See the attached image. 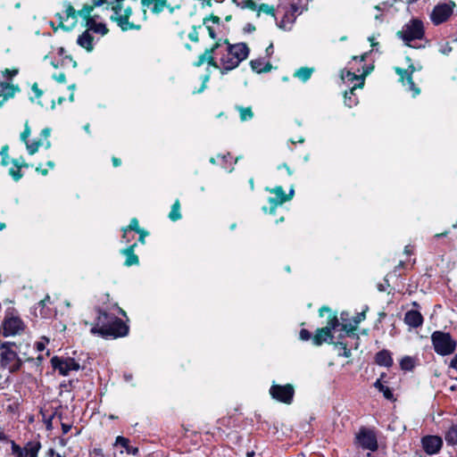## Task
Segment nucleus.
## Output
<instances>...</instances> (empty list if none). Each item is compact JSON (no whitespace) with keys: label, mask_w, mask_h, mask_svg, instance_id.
I'll list each match as a JSON object with an SVG mask.
<instances>
[{"label":"nucleus","mask_w":457,"mask_h":457,"mask_svg":"<svg viewBox=\"0 0 457 457\" xmlns=\"http://www.w3.org/2000/svg\"><path fill=\"white\" fill-rule=\"evenodd\" d=\"M212 21L213 23H216V24H218V25H219V24H220V18H219V17H217V16H212V17H210L209 19H205L204 23V24H208V22H209V21Z\"/></svg>","instance_id":"obj_52"},{"label":"nucleus","mask_w":457,"mask_h":457,"mask_svg":"<svg viewBox=\"0 0 457 457\" xmlns=\"http://www.w3.org/2000/svg\"><path fill=\"white\" fill-rule=\"evenodd\" d=\"M112 161L114 167H118L121 163L120 160L117 157H112Z\"/></svg>","instance_id":"obj_62"},{"label":"nucleus","mask_w":457,"mask_h":457,"mask_svg":"<svg viewBox=\"0 0 457 457\" xmlns=\"http://www.w3.org/2000/svg\"><path fill=\"white\" fill-rule=\"evenodd\" d=\"M413 71L414 67L412 65H411L407 70H402L400 68L396 69V72L400 75L403 84L408 87V90L413 93V96H416L420 94V89L415 86L412 80Z\"/></svg>","instance_id":"obj_18"},{"label":"nucleus","mask_w":457,"mask_h":457,"mask_svg":"<svg viewBox=\"0 0 457 457\" xmlns=\"http://www.w3.org/2000/svg\"><path fill=\"white\" fill-rule=\"evenodd\" d=\"M423 451L428 455L438 453L444 445L443 438L439 436L427 435L420 440Z\"/></svg>","instance_id":"obj_17"},{"label":"nucleus","mask_w":457,"mask_h":457,"mask_svg":"<svg viewBox=\"0 0 457 457\" xmlns=\"http://www.w3.org/2000/svg\"><path fill=\"white\" fill-rule=\"evenodd\" d=\"M373 70V66H368L365 68V70L363 71L362 74L361 76L363 77V79H365V77Z\"/></svg>","instance_id":"obj_60"},{"label":"nucleus","mask_w":457,"mask_h":457,"mask_svg":"<svg viewBox=\"0 0 457 457\" xmlns=\"http://www.w3.org/2000/svg\"><path fill=\"white\" fill-rule=\"evenodd\" d=\"M299 336H300V339L303 341H307L312 337L311 333L305 328H302L300 330Z\"/></svg>","instance_id":"obj_46"},{"label":"nucleus","mask_w":457,"mask_h":457,"mask_svg":"<svg viewBox=\"0 0 457 457\" xmlns=\"http://www.w3.org/2000/svg\"><path fill=\"white\" fill-rule=\"evenodd\" d=\"M239 112L241 121H247L253 119V112L251 107L236 106Z\"/></svg>","instance_id":"obj_33"},{"label":"nucleus","mask_w":457,"mask_h":457,"mask_svg":"<svg viewBox=\"0 0 457 457\" xmlns=\"http://www.w3.org/2000/svg\"><path fill=\"white\" fill-rule=\"evenodd\" d=\"M30 135V129L28 124L25 125V129L23 132L21 134V139L26 144L29 140V137Z\"/></svg>","instance_id":"obj_45"},{"label":"nucleus","mask_w":457,"mask_h":457,"mask_svg":"<svg viewBox=\"0 0 457 457\" xmlns=\"http://www.w3.org/2000/svg\"><path fill=\"white\" fill-rule=\"evenodd\" d=\"M219 66L221 74L236 69L241 62L245 60L249 54V48L245 43H237L231 45L227 40L221 43L219 49Z\"/></svg>","instance_id":"obj_2"},{"label":"nucleus","mask_w":457,"mask_h":457,"mask_svg":"<svg viewBox=\"0 0 457 457\" xmlns=\"http://www.w3.org/2000/svg\"><path fill=\"white\" fill-rule=\"evenodd\" d=\"M139 234V241L144 244L145 243V237L147 236V232L145 231L144 229H141L140 232H137Z\"/></svg>","instance_id":"obj_55"},{"label":"nucleus","mask_w":457,"mask_h":457,"mask_svg":"<svg viewBox=\"0 0 457 457\" xmlns=\"http://www.w3.org/2000/svg\"><path fill=\"white\" fill-rule=\"evenodd\" d=\"M188 37L191 41H194V42L198 41V34L196 31L189 33Z\"/></svg>","instance_id":"obj_54"},{"label":"nucleus","mask_w":457,"mask_h":457,"mask_svg":"<svg viewBox=\"0 0 457 457\" xmlns=\"http://www.w3.org/2000/svg\"><path fill=\"white\" fill-rule=\"evenodd\" d=\"M403 43L410 47L420 48L425 46H415L413 41L422 40L425 37V27L421 20L414 18L405 23L402 29L396 33Z\"/></svg>","instance_id":"obj_4"},{"label":"nucleus","mask_w":457,"mask_h":457,"mask_svg":"<svg viewBox=\"0 0 457 457\" xmlns=\"http://www.w3.org/2000/svg\"><path fill=\"white\" fill-rule=\"evenodd\" d=\"M435 352L442 356L452 354L456 349V341L449 333L436 330L431 335Z\"/></svg>","instance_id":"obj_6"},{"label":"nucleus","mask_w":457,"mask_h":457,"mask_svg":"<svg viewBox=\"0 0 457 457\" xmlns=\"http://www.w3.org/2000/svg\"><path fill=\"white\" fill-rule=\"evenodd\" d=\"M141 4L143 7L148 8L154 14H159L170 7L167 0H141Z\"/></svg>","instance_id":"obj_20"},{"label":"nucleus","mask_w":457,"mask_h":457,"mask_svg":"<svg viewBox=\"0 0 457 457\" xmlns=\"http://www.w3.org/2000/svg\"><path fill=\"white\" fill-rule=\"evenodd\" d=\"M50 132H51V130L48 128H46V129H42V131H41V136L44 137L46 139L45 145H46V148H49L51 145L50 141L47 139L48 137L50 136Z\"/></svg>","instance_id":"obj_44"},{"label":"nucleus","mask_w":457,"mask_h":457,"mask_svg":"<svg viewBox=\"0 0 457 457\" xmlns=\"http://www.w3.org/2000/svg\"><path fill=\"white\" fill-rule=\"evenodd\" d=\"M43 339L45 341L37 342L36 345H35L37 350L39 351V352L45 350L46 345L48 343V339H46V338H43Z\"/></svg>","instance_id":"obj_49"},{"label":"nucleus","mask_w":457,"mask_h":457,"mask_svg":"<svg viewBox=\"0 0 457 457\" xmlns=\"http://www.w3.org/2000/svg\"><path fill=\"white\" fill-rule=\"evenodd\" d=\"M129 326L114 314L97 309V316L90 332L102 337H121L129 333Z\"/></svg>","instance_id":"obj_1"},{"label":"nucleus","mask_w":457,"mask_h":457,"mask_svg":"<svg viewBox=\"0 0 457 457\" xmlns=\"http://www.w3.org/2000/svg\"><path fill=\"white\" fill-rule=\"evenodd\" d=\"M356 86H353L349 92H345V104L349 106L353 107L357 104L358 100L355 96L354 91L356 89Z\"/></svg>","instance_id":"obj_32"},{"label":"nucleus","mask_w":457,"mask_h":457,"mask_svg":"<svg viewBox=\"0 0 457 457\" xmlns=\"http://www.w3.org/2000/svg\"><path fill=\"white\" fill-rule=\"evenodd\" d=\"M250 64L253 71H256L257 73L268 72L272 68L270 62H266L262 58L252 60Z\"/></svg>","instance_id":"obj_25"},{"label":"nucleus","mask_w":457,"mask_h":457,"mask_svg":"<svg viewBox=\"0 0 457 457\" xmlns=\"http://www.w3.org/2000/svg\"><path fill=\"white\" fill-rule=\"evenodd\" d=\"M364 319H365L364 312L359 313L357 315L356 319L354 320L355 325H357L359 322H361Z\"/></svg>","instance_id":"obj_57"},{"label":"nucleus","mask_w":457,"mask_h":457,"mask_svg":"<svg viewBox=\"0 0 457 457\" xmlns=\"http://www.w3.org/2000/svg\"><path fill=\"white\" fill-rule=\"evenodd\" d=\"M16 88L6 81L0 79V106L9 98L14 96Z\"/></svg>","instance_id":"obj_23"},{"label":"nucleus","mask_w":457,"mask_h":457,"mask_svg":"<svg viewBox=\"0 0 457 457\" xmlns=\"http://www.w3.org/2000/svg\"><path fill=\"white\" fill-rule=\"evenodd\" d=\"M20 347L14 342H3L0 344V364L9 372L14 373L21 370L22 361L19 357Z\"/></svg>","instance_id":"obj_3"},{"label":"nucleus","mask_w":457,"mask_h":457,"mask_svg":"<svg viewBox=\"0 0 457 457\" xmlns=\"http://www.w3.org/2000/svg\"><path fill=\"white\" fill-rule=\"evenodd\" d=\"M416 364L415 358L411 356H404L400 361V367L403 370L411 371L414 369Z\"/></svg>","instance_id":"obj_31"},{"label":"nucleus","mask_w":457,"mask_h":457,"mask_svg":"<svg viewBox=\"0 0 457 457\" xmlns=\"http://www.w3.org/2000/svg\"><path fill=\"white\" fill-rule=\"evenodd\" d=\"M77 43L79 46L87 49V51L88 52L93 50V37L91 36L88 30L84 31L78 37Z\"/></svg>","instance_id":"obj_27"},{"label":"nucleus","mask_w":457,"mask_h":457,"mask_svg":"<svg viewBox=\"0 0 457 457\" xmlns=\"http://www.w3.org/2000/svg\"><path fill=\"white\" fill-rule=\"evenodd\" d=\"M50 301V297L47 295L44 300L40 301L36 307V311H39V314L42 318H48L51 315L50 310H46V302Z\"/></svg>","instance_id":"obj_37"},{"label":"nucleus","mask_w":457,"mask_h":457,"mask_svg":"<svg viewBox=\"0 0 457 457\" xmlns=\"http://www.w3.org/2000/svg\"><path fill=\"white\" fill-rule=\"evenodd\" d=\"M273 44L270 43V46L266 48V54L267 56H271L273 54L274 49H273Z\"/></svg>","instance_id":"obj_56"},{"label":"nucleus","mask_w":457,"mask_h":457,"mask_svg":"<svg viewBox=\"0 0 457 457\" xmlns=\"http://www.w3.org/2000/svg\"><path fill=\"white\" fill-rule=\"evenodd\" d=\"M71 425H67L64 423L62 424V429L63 434H67L71 430Z\"/></svg>","instance_id":"obj_59"},{"label":"nucleus","mask_w":457,"mask_h":457,"mask_svg":"<svg viewBox=\"0 0 457 457\" xmlns=\"http://www.w3.org/2000/svg\"><path fill=\"white\" fill-rule=\"evenodd\" d=\"M450 376L457 380V354L453 357L450 363Z\"/></svg>","instance_id":"obj_43"},{"label":"nucleus","mask_w":457,"mask_h":457,"mask_svg":"<svg viewBox=\"0 0 457 457\" xmlns=\"http://www.w3.org/2000/svg\"><path fill=\"white\" fill-rule=\"evenodd\" d=\"M135 231V232H140L141 228L138 225V220L136 218H133L130 220V223L128 227L122 228L123 232V238H127V235L129 232Z\"/></svg>","instance_id":"obj_36"},{"label":"nucleus","mask_w":457,"mask_h":457,"mask_svg":"<svg viewBox=\"0 0 457 457\" xmlns=\"http://www.w3.org/2000/svg\"><path fill=\"white\" fill-rule=\"evenodd\" d=\"M404 323L411 328H418L422 326L424 318L417 310L408 311L403 319Z\"/></svg>","instance_id":"obj_19"},{"label":"nucleus","mask_w":457,"mask_h":457,"mask_svg":"<svg viewBox=\"0 0 457 457\" xmlns=\"http://www.w3.org/2000/svg\"><path fill=\"white\" fill-rule=\"evenodd\" d=\"M448 234H449V231H448V230H447V231H445V232H443V233L436 234V235L434 236V238L445 237H447V236H448Z\"/></svg>","instance_id":"obj_63"},{"label":"nucleus","mask_w":457,"mask_h":457,"mask_svg":"<svg viewBox=\"0 0 457 457\" xmlns=\"http://www.w3.org/2000/svg\"><path fill=\"white\" fill-rule=\"evenodd\" d=\"M51 365L54 370H57L62 376H68L71 371H77L80 369L79 363L71 357L53 356Z\"/></svg>","instance_id":"obj_10"},{"label":"nucleus","mask_w":457,"mask_h":457,"mask_svg":"<svg viewBox=\"0 0 457 457\" xmlns=\"http://www.w3.org/2000/svg\"><path fill=\"white\" fill-rule=\"evenodd\" d=\"M341 79L345 83H353L354 81H357L358 83L354 84L353 86H356V87H362L364 85V79L361 75L355 74V72H352L351 71H343L341 72Z\"/></svg>","instance_id":"obj_24"},{"label":"nucleus","mask_w":457,"mask_h":457,"mask_svg":"<svg viewBox=\"0 0 457 457\" xmlns=\"http://www.w3.org/2000/svg\"><path fill=\"white\" fill-rule=\"evenodd\" d=\"M53 79L56 80L58 83H65L66 82V77L65 74L61 72L59 74L53 75Z\"/></svg>","instance_id":"obj_48"},{"label":"nucleus","mask_w":457,"mask_h":457,"mask_svg":"<svg viewBox=\"0 0 457 457\" xmlns=\"http://www.w3.org/2000/svg\"><path fill=\"white\" fill-rule=\"evenodd\" d=\"M445 440L448 445H457V423L452 424L445 431Z\"/></svg>","instance_id":"obj_29"},{"label":"nucleus","mask_w":457,"mask_h":457,"mask_svg":"<svg viewBox=\"0 0 457 457\" xmlns=\"http://www.w3.org/2000/svg\"><path fill=\"white\" fill-rule=\"evenodd\" d=\"M208 80H209V76L205 75L204 77V79H203L202 87L197 91H194V94H195V93H202L205 89L206 83H207Z\"/></svg>","instance_id":"obj_51"},{"label":"nucleus","mask_w":457,"mask_h":457,"mask_svg":"<svg viewBox=\"0 0 457 457\" xmlns=\"http://www.w3.org/2000/svg\"><path fill=\"white\" fill-rule=\"evenodd\" d=\"M31 89L34 92L36 98H39L43 95V91L38 87L37 83L32 85Z\"/></svg>","instance_id":"obj_47"},{"label":"nucleus","mask_w":457,"mask_h":457,"mask_svg":"<svg viewBox=\"0 0 457 457\" xmlns=\"http://www.w3.org/2000/svg\"><path fill=\"white\" fill-rule=\"evenodd\" d=\"M44 142L41 140H34L32 142L28 141L26 147L29 154H34L37 152L39 146L43 145Z\"/></svg>","instance_id":"obj_40"},{"label":"nucleus","mask_w":457,"mask_h":457,"mask_svg":"<svg viewBox=\"0 0 457 457\" xmlns=\"http://www.w3.org/2000/svg\"><path fill=\"white\" fill-rule=\"evenodd\" d=\"M455 6L456 4L453 1L436 4L430 13L432 23L437 26L447 21L453 13Z\"/></svg>","instance_id":"obj_9"},{"label":"nucleus","mask_w":457,"mask_h":457,"mask_svg":"<svg viewBox=\"0 0 457 457\" xmlns=\"http://www.w3.org/2000/svg\"><path fill=\"white\" fill-rule=\"evenodd\" d=\"M374 386L383 394L386 399L393 400L394 394L392 390L381 382V378L377 379V381L374 383Z\"/></svg>","instance_id":"obj_30"},{"label":"nucleus","mask_w":457,"mask_h":457,"mask_svg":"<svg viewBox=\"0 0 457 457\" xmlns=\"http://www.w3.org/2000/svg\"><path fill=\"white\" fill-rule=\"evenodd\" d=\"M340 322L337 317L334 314L328 320L326 327L317 329L313 338L312 343L315 345H320L324 342H327L328 339H332V331L335 330L337 327H339Z\"/></svg>","instance_id":"obj_13"},{"label":"nucleus","mask_w":457,"mask_h":457,"mask_svg":"<svg viewBox=\"0 0 457 457\" xmlns=\"http://www.w3.org/2000/svg\"><path fill=\"white\" fill-rule=\"evenodd\" d=\"M112 14L111 20L115 21L122 30L139 29V25H135L129 21L131 13V6L125 0H115L112 6Z\"/></svg>","instance_id":"obj_5"},{"label":"nucleus","mask_w":457,"mask_h":457,"mask_svg":"<svg viewBox=\"0 0 457 457\" xmlns=\"http://www.w3.org/2000/svg\"><path fill=\"white\" fill-rule=\"evenodd\" d=\"M206 26V29L208 30V33H209V36L212 37V38H215L216 37V33H215V30L214 29L208 25V24H204Z\"/></svg>","instance_id":"obj_53"},{"label":"nucleus","mask_w":457,"mask_h":457,"mask_svg":"<svg viewBox=\"0 0 457 457\" xmlns=\"http://www.w3.org/2000/svg\"><path fill=\"white\" fill-rule=\"evenodd\" d=\"M12 453L16 457H37L41 448L39 441H29L24 447H21L14 441L11 442Z\"/></svg>","instance_id":"obj_15"},{"label":"nucleus","mask_w":457,"mask_h":457,"mask_svg":"<svg viewBox=\"0 0 457 457\" xmlns=\"http://www.w3.org/2000/svg\"><path fill=\"white\" fill-rule=\"evenodd\" d=\"M2 329L4 337L15 336L25 329V324L19 316L6 314L2 323Z\"/></svg>","instance_id":"obj_12"},{"label":"nucleus","mask_w":457,"mask_h":457,"mask_svg":"<svg viewBox=\"0 0 457 457\" xmlns=\"http://www.w3.org/2000/svg\"><path fill=\"white\" fill-rule=\"evenodd\" d=\"M13 164L15 166V169L14 168L10 169L9 173L15 181H18L22 177V173L21 172V168L22 166H25V164L19 163L18 161H13Z\"/></svg>","instance_id":"obj_38"},{"label":"nucleus","mask_w":457,"mask_h":457,"mask_svg":"<svg viewBox=\"0 0 457 457\" xmlns=\"http://www.w3.org/2000/svg\"><path fill=\"white\" fill-rule=\"evenodd\" d=\"M355 442L362 449L376 452L378 448V438L371 428L361 427L355 435Z\"/></svg>","instance_id":"obj_8"},{"label":"nucleus","mask_w":457,"mask_h":457,"mask_svg":"<svg viewBox=\"0 0 457 457\" xmlns=\"http://www.w3.org/2000/svg\"><path fill=\"white\" fill-rule=\"evenodd\" d=\"M261 12H263V13H266V14H269L271 16L275 15V10H274L273 6L266 4H262L259 5L258 15H260Z\"/></svg>","instance_id":"obj_42"},{"label":"nucleus","mask_w":457,"mask_h":457,"mask_svg":"<svg viewBox=\"0 0 457 457\" xmlns=\"http://www.w3.org/2000/svg\"><path fill=\"white\" fill-rule=\"evenodd\" d=\"M86 26L87 27V30H92L95 33H98L101 35H105L108 32V29L104 23L96 22L94 18H88Z\"/></svg>","instance_id":"obj_26"},{"label":"nucleus","mask_w":457,"mask_h":457,"mask_svg":"<svg viewBox=\"0 0 457 457\" xmlns=\"http://www.w3.org/2000/svg\"><path fill=\"white\" fill-rule=\"evenodd\" d=\"M368 40L370 42L372 47H375L378 45V43L375 41L376 38L374 36L369 37Z\"/></svg>","instance_id":"obj_61"},{"label":"nucleus","mask_w":457,"mask_h":457,"mask_svg":"<svg viewBox=\"0 0 457 457\" xmlns=\"http://www.w3.org/2000/svg\"><path fill=\"white\" fill-rule=\"evenodd\" d=\"M220 46L221 43L218 41L211 48L205 49V51L199 55L197 61L194 62V66L200 67L206 62L215 69L220 68L218 61H215V56L218 57V51Z\"/></svg>","instance_id":"obj_16"},{"label":"nucleus","mask_w":457,"mask_h":457,"mask_svg":"<svg viewBox=\"0 0 457 457\" xmlns=\"http://www.w3.org/2000/svg\"><path fill=\"white\" fill-rule=\"evenodd\" d=\"M169 218L172 221H176L181 219L180 203L178 199L174 202V204L171 206V210L169 213Z\"/></svg>","instance_id":"obj_35"},{"label":"nucleus","mask_w":457,"mask_h":457,"mask_svg":"<svg viewBox=\"0 0 457 457\" xmlns=\"http://www.w3.org/2000/svg\"><path fill=\"white\" fill-rule=\"evenodd\" d=\"M367 55H368V54L366 53V54H361L360 56H353V60H354V61L359 60L360 62H364L366 60V58H367Z\"/></svg>","instance_id":"obj_58"},{"label":"nucleus","mask_w":457,"mask_h":457,"mask_svg":"<svg viewBox=\"0 0 457 457\" xmlns=\"http://www.w3.org/2000/svg\"><path fill=\"white\" fill-rule=\"evenodd\" d=\"M245 7H247L253 11H256L258 12L259 5L256 3H254L253 0H247L245 2Z\"/></svg>","instance_id":"obj_50"},{"label":"nucleus","mask_w":457,"mask_h":457,"mask_svg":"<svg viewBox=\"0 0 457 457\" xmlns=\"http://www.w3.org/2000/svg\"><path fill=\"white\" fill-rule=\"evenodd\" d=\"M344 316H345V312H342L341 320H343V323L339 325L342 328L341 329L345 331L346 333L353 332L356 329L357 325H355L354 321H353V322H345V319Z\"/></svg>","instance_id":"obj_39"},{"label":"nucleus","mask_w":457,"mask_h":457,"mask_svg":"<svg viewBox=\"0 0 457 457\" xmlns=\"http://www.w3.org/2000/svg\"><path fill=\"white\" fill-rule=\"evenodd\" d=\"M375 362L379 366L390 368L394 363L391 352L386 349L378 352L375 355Z\"/></svg>","instance_id":"obj_22"},{"label":"nucleus","mask_w":457,"mask_h":457,"mask_svg":"<svg viewBox=\"0 0 457 457\" xmlns=\"http://www.w3.org/2000/svg\"><path fill=\"white\" fill-rule=\"evenodd\" d=\"M312 72L313 69L302 67L295 71V76L298 78L300 80L305 82L311 78Z\"/></svg>","instance_id":"obj_34"},{"label":"nucleus","mask_w":457,"mask_h":457,"mask_svg":"<svg viewBox=\"0 0 457 457\" xmlns=\"http://www.w3.org/2000/svg\"><path fill=\"white\" fill-rule=\"evenodd\" d=\"M271 397L280 403L290 404L295 395V388L292 385L273 384L270 388Z\"/></svg>","instance_id":"obj_11"},{"label":"nucleus","mask_w":457,"mask_h":457,"mask_svg":"<svg viewBox=\"0 0 457 457\" xmlns=\"http://www.w3.org/2000/svg\"><path fill=\"white\" fill-rule=\"evenodd\" d=\"M94 6H100L105 3V0H92Z\"/></svg>","instance_id":"obj_64"},{"label":"nucleus","mask_w":457,"mask_h":457,"mask_svg":"<svg viewBox=\"0 0 457 457\" xmlns=\"http://www.w3.org/2000/svg\"><path fill=\"white\" fill-rule=\"evenodd\" d=\"M62 12H58L55 14L58 21L59 27L63 29L64 30H71L75 28L78 23V13L72 4L64 1L62 4Z\"/></svg>","instance_id":"obj_7"},{"label":"nucleus","mask_w":457,"mask_h":457,"mask_svg":"<svg viewBox=\"0 0 457 457\" xmlns=\"http://www.w3.org/2000/svg\"><path fill=\"white\" fill-rule=\"evenodd\" d=\"M92 11H93V5L85 4L81 10L77 11V13H78V16H81L87 21L88 18H91L90 14H91Z\"/></svg>","instance_id":"obj_41"},{"label":"nucleus","mask_w":457,"mask_h":457,"mask_svg":"<svg viewBox=\"0 0 457 457\" xmlns=\"http://www.w3.org/2000/svg\"><path fill=\"white\" fill-rule=\"evenodd\" d=\"M115 445H120L125 448L128 454L137 455L139 449L136 446L129 445V440L124 436H119L116 437Z\"/></svg>","instance_id":"obj_28"},{"label":"nucleus","mask_w":457,"mask_h":457,"mask_svg":"<svg viewBox=\"0 0 457 457\" xmlns=\"http://www.w3.org/2000/svg\"><path fill=\"white\" fill-rule=\"evenodd\" d=\"M137 244L134 243L128 246L127 248L121 249L120 253L126 257L124 265L127 267H130L133 265H138L139 259L138 256L135 253V248Z\"/></svg>","instance_id":"obj_21"},{"label":"nucleus","mask_w":457,"mask_h":457,"mask_svg":"<svg viewBox=\"0 0 457 457\" xmlns=\"http://www.w3.org/2000/svg\"><path fill=\"white\" fill-rule=\"evenodd\" d=\"M266 190L275 195L274 197H270L268 200L270 204V213H274L278 206L283 204L287 201L291 200L295 194L293 187L290 188L288 194H286L283 187L280 186L275 187L274 188H267Z\"/></svg>","instance_id":"obj_14"}]
</instances>
